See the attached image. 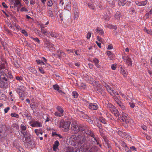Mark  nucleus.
Listing matches in <instances>:
<instances>
[{
	"label": "nucleus",
	"mask_w": 152,
	"mask_h": 152,
	"mask_svg": "<svg viewBox=\"0 0 152 152\" xmlns=\"http://www.w3.org/2000/svg\"><path fill=\"white\" fill-rule=\"evenodd\" d=\"M107 1L113 7L115 6V2L113 1V0H107Z\"/></svg>",
	"instance_id": "33"
},
{
	"label": "nucleus",
	"mask_w": 152,
	"mask_h": 152,
	"mask_svg": "<svg viewBox=\"0 0 152 152\" xmlns=\"http://www.w3.org/2000/svg\"><path fill=\"white\" fill-rule=\"evenodd\" d=\"M72 95L75 98H76L78 97V94L77 93L76 91H74L72 93Z\"/></svg>",
	"instance_id": "29"
},
{
	"label": "nucleus",
	"mask_w": 152,
	"mask_h": 152,
	"mask_svg": "<svg viewBox=\"0 0 152 152\" xmlns=\"http://www.w3.org/2000/svg\"><path fill=\"white\" fill-rule=\"evenodd\" d=\"M53 149L54 151H56L57 149V140L55 141V144L53 147Z\"/></svg>",
	"instance_id": "37"
},
{
	"label": "nucleus",
	"mask_w": 152,
	"mask_h": 152,
	"mask_svg": "<svg viewBox=\"0 0 152 152\" xmlns=\"http://www.w3.org/2000/svg\"><path fill=\"white\" fill-rule=\"evenodd\" d=\"M126 0H118V4L119 5L123 6L126 4Z\"/></svg>",
	"instance_id": "19"
},
{
	"label": "nucleus",
	"mask_w": 152,
	"mask_h": 152,
	"mask_svg": "<svg viewBox=\"0 0 152 152\" xmlns=\"http://www.w3.org/2000/svg\"><path fill=\"white\" fill-rule=\"evenodd\" d=\"M64 110L63 108L60 107L58 106V116L61 117L64 115Z\"/></svg>",
	"instance_id": "9"
},
{
	"label": "nucleus",
	"mask_w": 152,
	"mask_h": 152,
	"mask_svg": "<svg viewBox=\"0 0 152 152\" xmlns=\"http://www.w3.org/2000/svg\"><path fill=\"white\" fill-rule=\"evenodd\" d=\"M131 3V2L130 1H126V6H129L130 5V4Z\"/></svg>",
	"instance_id": "58"
},
{
	"label": "nucleus",
	"mask_w": 152,
	"mask_h": 152,
	"mask_svg": "<svg viewBox=\"0 0 152 152\" xmlns=\"http://www.w3.org/2000/svg\"><path fill=\"white\" fill-rule=\"evenodd\" d=\"M58 92L59 93H61V94L62 95H63V94H65V93L64 92L62 91L59 89V87L58 86Z\"/></svg>",
	"instance_id": "42"
},
{
	"label": "nucleus",
	"mask_w": 152,
	"mask_h": 152,
	"mask_svg": "<svg viewBox=\"0 0 152 152\" xmlns=\"http://www.w3.org/2000/svg\"><path fill=\"white\" fill-rule=\"evenodd\" d=\"M59 13V17L61 20V21H63V12L62 10H59L58 11Z\"/></svg>",
	"instance_id": "35"
},
{
	"label": "nucleus",
	"mask_w": 152,
	"mask_h": 152,
	"mask_svg": "<svg viewBox=\"0 0 152 152\" xmlns=\"http://www.w3.org/2000/svg\"><path fill=\"white\" fill-rule=\"evenodd\" d=\"M41 32L44 34L45 35H46L47 37H49V34L47 30H45L43 29H41Z\"/></svg>",
	"instance_id": "23"
},
{
	"label": "nucleus",
	"mask_w": 152,
	"mask_h": 152,
	"mask_svg": "<svg viewBox=\"0 0 152 152\" xmlns=\"http://www.w3.org/2000/svg\"><path fill=\"white\" fill-rule=\"evenodd\" d=\"M71 128L73 132L74 133H77L79 132H81L86 133L85 132L87 131L86 130V127L84 125L80 124L78 125L77 122L76 121H72Z\"/></svg>",
	"instance_id": "2"
},
{
	"label": "nucleus",
	"mask_w": 152,
	"mask_h": 152,
	"mask_svg": "<svg viewBox=\"0 0 152 152\" xmlns=\"http://www.w3.org/2000/svg\"><path fill=\"white\" fill-rule=\"evenodd\" d=\"M22 33L24 34L25 36H28V34L27 32L25 30H23L22 31Z\"/></svg>",
	"instance_id": "50"
},
{
	"label": "nucleus",
	"mask_w": 152,
	"mask_h": 152,
	"mask_svg": "<svg viewBox=\"0 0 152 152\" xmlns=\"http://www.w3.org/2000/svg\"><path fill=\"white\" fill-rule=\"evenodd\" d=\"M122 117L124 118L125 120H126L128 118V116L125 113L122 112Z\"/></svg>",
	"instance_id": "26"
},
{
	"label": "nucleus",
	"mask_w": 152,
	"mask_h": 152,
	"mask_svg": "<svg viewBox=\"0 0 152 152\" xmlns=\"http://www.w3.org/2000/svg\"><path fill=\"white\" fill-rule=\"evenodd\" d=\"M11 115L12 117H16L17 118H18L19 117L18 115V114H17L15 113H11Z\"/></svg>",
	"instance_id": "39"
},
{
	"label": "nucleus",
	"mask_w": 152,
	"mask_h": 152,
	"mask_svg": "<svg viewBox=\"0 0 152 152\" xmlns=\"http://www.w3.org/2000/svg\"><path fill=\"white\" fill-rule=\"evenodd\" d=\"M78 151V152H81V151L80 150L79 148H78L76 150H74L73 148H69V149H68V150L66 152H77Z\"/></svg>",
	"instance_id": "16"
},
{
	"label": "nucleus",
	"mask_w": 152,
	"mask_h": 152,
	"mask_svg": "<svg viewBox=\"0 0 152 152\" xmlns=\"http://www.w3.org/2000/svg\"><path fill=\"white\" fill-rule=\"evenodd\" d=\"M121 73L122 74L124 77H126L127 75V73L126 71L122 67L121 68Z\"/></svg>",
	"instance_id": "22"
},
{
	"label": "nucleus",
	"mask_w": 152,
	"mask_h": 152,
	"mask_svg": "<svg viewBox=\"0 0 152 152\" xmlns=\"http://www.w3.org/2000/svg\"><path fill=\"white\" fill-rule=\"evenodd\" d=\"M18 5H20L21 6V4L19 1H16L14 4L15 7H16Z\"/></svg>",
	"instance_id": "41"
},
{
	"label": "nucleus",
	"mask_w": 152,
	"mask_h": 152,
	"mask_svg": "<svg viewBox=\"0 0 152 152\" xmlns=\"http://www.w3.org/2000/svg\"><path fill=\"white\" fill-rule=\"evenodd\" d=\"M111 111L112 113L113 114L116 116H118L119 115L118 111L116 109L115 107Z\"/></svg>",
	"instance_id": "15"
},
{
	"label": "nucleus",
	"mask_w": 152,
	"mask_h": 152,
	"mask_svg": "<svg viewBox=\"0 0 152 152\" xmlns=\"http://www.w3.org/2000/svg\"><path fill=\"white\" fill-rule=\"evenodd\" d=\"M147 2L148 1L147 0H145V1H136L135 3L138 6H144L147 4Z\"/></svg>",
	"instance_id": "10"
},
{
	"label": "nucleus",
	"mask_w": 152,
	"mask_h": 152,
	"mask_svg": "<svg viewBox=\"0 0 152 152\" xmlns=\"http://www.w3.org/2000/svg\"><path fill=\"white\" fill-rule=\"evenodd\" d=\"M71 4L69 2L66 5V9H68L70 8V7H71Z\"/></svg>",
	"instance_id": "55"
},
{
	"label": "nucleus",
	"mask_w": 152,
	"mask_h": 152,
	"mask_svg": "<svg viewBox=\"0 0 152 152\" xmlns=\"http://www.w3.org/2000/svg\"><path fill=\"white\" fill-rule=\"evenodd\" d=\"M28 70L30 72L36 76H38L39 75V73H37V70L33 67H29Z\"/></svg>",
	"instance_id": "11"
},
{
	"label": "nucleus",
	"mask_w": 152,
	"mask_h": 152,
	"mask_svg": "<svg viewBox=\"0 0 152 152\" xmlns=\"http://www.w3.org/2000/svg\"><path fill=\"white\" fill-rule=\"evenodd\" d=\"M124 148L126 151L127 152H131V151L130 150L129 148L127 146H126V147H125Z\"/></svg>",
	"instance_id": "49"
},
{
	"label": "nucleus",
	"mask_w": 152,
	"mask_h": 152,
	"mask_svg": "<svg viewBox=\"0 0 152 152\" xmlns=\"http://www.w3.org/2000/svg\"><path fill=\"white\" fill-rule=\"evenodd\" d=\"M110 16L108 15H104V18L106 20H108L110 19Z\"/></svg>",
	"instance_id": "46"
},
{
	"label": "nucleus",
	"mask_w": 152,
	"mask_h": 152,
	"mask_svg": "<svg viewBox=\"0 0 152 152\" xmlns=\"http://www.w3.org/2000/svg\"><path fill=\"white\" fill-rule=\"evenodd\" d=\"M70 140H72L73 142H76L77 144V148L80 149L81 152H87L88 151V147L86 146L85 144L82 145L86 141V137L85 134H79L77 137L73 135L70 137Z\"/></svg>",
	"instance_id": "1"
},
{
	"label": "nucleus",
	"mask_w": 152,
	"mask_h": 152,
	"mask_svg": "<svg viewBox=\"0 0 152 152\" xmlns=\"http://www.w3.org/2000/svg\"><path fill=\"white\" fill-rule=\"evenodd\" d=\"M20 11H22V12H23V11L27 12L28 11V10L26 8H25L24 7H23L20 9Z\"/></svg>",
	"instance_id": "52"
},
{
	"label": "nucleus",
	"mask_w": 152,
	"mask_h": 152,
	"mask_svg": "<svg viewBox=\"0 0 152 152\" xmlns=\"http://www.w3.org/2000/svg\"><path fill=\"white\" fill-rule=\"evenodd\" d=\"M85 119L86 120V121L90 124H93V120H91V118L88 115V118H86Z\"/></svg>",
	"instance_id": "25"
},
{
	"label": "nucleus",
	"mask_w": 152,
	"mask_h": 152,
	"mask_svg": "<svg viewBox=\"0 0 152 152\" xmlns=\"http://www.w3.org/2000/svg\"><path fill=\"white\" fill-rule=\"evenodd\" d=\"M122 59L124 60L125 64L128 66H131L132 65V62L131 58L127 55H125L122 56Z\"/></svg>",
	"instance_id": "6"
},
{
	"label": "nucleus",
	"mask_w": 152,
	"mask_h": 152,
	"mask_svg": "<svg viewBox=\"0 0 152 152\" xmlns=\"http://www.w3.org/2000/svg\"><path fill=\"white\" fill-rule=\"evenodd\" d=\"M116 92L115 93V94H113V92H112V94H113V98L114 99V101H115V104H117L118 102H120V101L118 99V97H117L116 96H115Z\"/></svg>",
	"instance_id": "20"
},
{
	"label": "nucleus",
	"mask_w": 152,
	"mask_h": 152,
	"mask_svg": "<svg viewBox=\"0 0 152 152\" xmlns=\"http://www.w3.org/2000/svg\"><path fill=\"white\" fill-rule=\"evenodd\" d=\"M129 12L130 13L133 14L135 12L134 9L132 7H131L129 10Z\"/></svg>",
	"instance_id": "40"
},
{
	"label": "nucleus",
	"mask_w": 152,
	"mask_h": 152,
	"mask_svg": "<svg viewBox=\"0 0 152 152\" xmlns=\"http://www.w3.org/2000/svg\"><path fill=\"white\" fill-rule=\"evenodd\" d=\"M88 6L91 9H92L93 10H94V5L92 4L91 3H88Z\"/></svg>",
	"instance_id": "38"
},
{
	"label": "nucleus",
	"mask_w": 152,
	"mask_h": 152,
	"mask_svg": "<svg viewBox=\"0 0 152 152\" xmlns=\"http://www.w3.org/2000/svg\"><path fill=\"white\" fill-rule=\"evenodd\" d=\"M91 34L89 32H88V33L87 34V36L86 37V38L87 39H89L90 37L91 36Z\"/></svg>",
	"instance_id": "48"
},
{
	"label": "nucleus",
	"mask_w": 152,
	"mask_h": 152,
	"mask_svg": "<svg viewBox=\"0 0 152 152\" xmlns=\"http://www.w3.org/2000/svg\"><path fill=\"white\" fill-rule=\"evenodd\" d=\"M129 104L130 105V106L132 108H133L135 106V104L134 103L131 102H129Z\"/></svg>",
	"instance_id": "61"
},
{
	"label": "nucleus",
	"mask_w": 152,
	"mask_h": 152,
	"mask_svg": "<svg viewBox=\"0 0 152 152\" xmlns=\"http://www.w3.org/2000/svg\"><path fill=\"white\" fill-rule=\"evenodd\" d=\"M20 128L22 130V131H25L26 129V125L24 124H22L20 125Z\"/></svg>",
	"instance_id": "31"
},
{
	"label": "nucleus",
	"mask_w": 152,
	"mask_h": 152,
	"mask_svg": "<svg viewBox=\"0 0 152 152\" xmlns=\"http://www.w3.org/2000/svg\"><path fill=\"white\" fill-rule=\"evenodd\" d=\"M4 75H1V78L2 79H4L5 81H7V77H6L5 76H4Z\"/></svg>",
	"instance_id": "63"
},
{
	"label": "nucleus",
	"mask_w": 152,
	"mask_h": 152,
	"mask_svg": "<svg viewBox=\"0 0 152 152\" xmlns=\"http://www.w3.org/2000/svg\"><path fill=\"white\" fill-rule=\"evenodd\" d=\"M74 19L75 20L77 19L79 17V13L77 12H76L74 14Z\"/></svg>",
	"instance_id": "43"
},
{
	"label": "nucleus",
	"mask_w": 152,
	"mask_h": 152,
	"mask_svg": "<svg viewBox=\"0 0 152 152\" xmlns=\"http://www.w3.org/2000/svg\"><path fill=\"white\" fill-rule=\"evenodd\" d=\"M120 13L119 12H117L115 15V18L118 20L120 18Z\"/></svg>",
	"instance_id": "32"
},
{
	"label": "nucleus",
	"mask_w": 152,
	"mask_h": 152,
	"mask_svg": "<svg viewBox=\"0 0 152 152\" xmlns=\"http://www.w3.org/2000/svg\"><path fill=\"white\" fill-rule=\"evenodd\" d=\"M16 80H18L20 81L22 80V78L21 77H20L19 76L16 77Z\"/></svg>",
	"instance_id": "60"
},
{
	"label": "nucleus",
	"mask_w": 152,
	"mask_h": 152,
	"mask_svg": "<svg viewBox=\"0 0 152 152\" xmlns=\"http://www.w3.org/2000/svg\"><path fill=\"white\" fill-rule=\"evenodd\" d=\"M10 107H7L4 109V112L5 113H7L8 111L10 110Z\"/></svg>",
	"instance_id": "56"
},
{
	"label": "nucleus",
	"mask_w": 152,
	"mask_h": 152,
	"mask_svg": "<svg viewBox=\"0 0 152 152\" xmlns=\"http://www.w3.org/2000/svg\"><path fill=\"white\" fill-rule=\"evenodd\" d=\"M65 56L66 55L63 52L58 51V56L60 59L61 58L63 59Z\"/></svg>",
	"instance_id": "13"
},
{
	"label": "nucleus",
	"mask_w": 152,
	"mask_h": 152,
	"mask_svg": "<svg viewBox=\"0 0 152 152\" xmlns=\"http://www.w3.org/2000/svg\"><path fill=\"white\" fill-rule=\"evenodd\" d=\"M79 114L80 115V116L84 119H86V118H88V115L86 114H85L83 111H81L79 112Z\"/></svg>",
	"instance_id": "21"
},
{
	"label": "nucleus",
	"mask_w": 152,
	"mask_h": 152,
	"mask_svg": "<svg viewBox=\"0 0 152 152\" xmlns=\"http://www.w3.org/2000/svg\"><path fill=\"white\" fill-rule=\"evenodd\" d=\"M98 33L99 34L101 35H103L104 34V31L102 29H100Z\"/></svg>",
	"instance_id": "47"
},
{
	"label": "nucleus",
	"mask_w": 152,
	"mask_h": 152,
	"mask_svg": "<svg viewBox=\"0 0 152 152\" xmlns=\"http://www.w3.org/2000/svg\"><path fill=\"white\" fill-rule=\"evenodd\" d=\"M130 149L132 151H136V149L135 147L132 146L130 147Z\"/></svg>",
	"instance_id": "57"
},
{
	"label": "nucleus",
	"mask_w": 152,
	"mask_h": 152,
	"mask_svg": "<svg viewBox=\"0 0 152 152\" xmlns=\"http://www.w3.org/2000/svg\"><path fill=\"white\" fill-rule=\"evenodd\" d=\"M2 84L1 82V83L0 85V87L1 88H4L5 87V84L4 83L2 82Z\"/></svg>",
	"instance_id": "62"
},
{
	"label": "nucleus",
	"mask_w": 152,
	"mask_h": 152,
	"mask_svg": "<svg viewBox=\"0 0 152 152\" xmlns=\"http://www.w3.org/2000/svg\"><path fill=\"white\" fill-rule=\"evenodd\" d=\"M107 55L110 60H112L113 58V55L110 51H107L106 52Z\"/></svg>",
	"instance_id": "17"
},
{
	"label": "nucleus",
	"mask_w": 152,
	"mask_h": 152,
	"mask_svg": "<svg viewBox=\"0 0 152 152\" xmlns=\"http://www.w3.org/2000/svg\"><path fill=\"white\" fill-rule=\"evenodd\" d=\"M36 61L37 64H41V63H42V61L39 60H37Z\"/></svg>",
	"instance_id": "59"
},
{
	"label": "nucleus",
	"mask_w": 152,
	"mask_h": 152,
	"mask_svg": "<svg viewBox=\"0 0 152 152\" xmlns=\"http://www.w3.org/2000/svg\"><path fill=\"white\" fill-rule=\"evenodd\" d=\"M18 152H25L24 150L21 147H19L18 148Z\"/></svg>",
	"instance_id": "45"
},
{
	"label": "nucleus",
	"mask_w": 152,
	"mask_h": 152,
	"mask_svg": "<svg viewBox=\"0 0 152 152\" xmlns=\"http://www.w3.org/2000/svg\"><path fill=\"white\" fill-rule=\"evenodd\" d=\"M99 120L102 123L104 124H106V121L104 118L103 117H100Z\"/></svg>",
	"instance_id": "27"
},
{
	"label": "nucleus",
	"mask_w": 152,
	"mask_h": 152,
	"mask_svg": "<svg viewBox=\"0 0 152 152\" xmlns=\"http://www.w3.org/2000/svg\"><path fill=\"white\" fill-rule=\"evenodd\" d=\"M121 145L124 148L127 146L126 144L124 141L122 142L121 143Z\"/></svg>",
	"instance_id": "51"
},
{
	"label": "nucleus",
	"mask_w": 152,
	"mask_h": 152,
	"mask_svg": "<svg viewBox=\"0 0 152 152\" xmlns=\"http://www.w3.org/2000/svg\"><path fill=\"white\" fill-rule=\"evenodd\" d=\"M54 0H50L48 2L47 5L49 7H51L52 6L53 4V2Z\"/></svg>",
	"instance_id": "30"
},
{
	"label": "nucleus",
	"mask_w": 152,
	"mask_h": 152,
	"mask_svg": "<svg viewBox=\"0 0 152 152\" xmlns=\"http://www.w3.org/2000/svg\"><path fill=\"white\" fill-rule=\"evenodd\" d=\"M103 85L106 88L107 91L111 95L113 96V94H112V92L113 94H115L116 91H115L111 87L109 86L105 82L103 81L102 83Z\"/></svg>",
	"instance_id": "5"
},
{
	"label": "nucleus",
	"mask_w": 152,
	"mask_h": 152,
	"mask_svg": "<svg viewBox=\"0 0 152 152\" xmlns=\"http://www.w3.org/2000/svg\"><path fill=\"white\" fill-rule=\"evenodd\" d=\"M25 137V140L24 141V142L28 143L30 141V139L31 138V135H28V136H26Z\"/></svg>",
	"instance_id": "24"
},
{
	"label": "nucleus",
	"mask_w": 152,
	"mask_h": 152,
	"mask_svg": "<svg viewBox=\"0 0 152 152\" xmlns=\"http://www.w3.org/2000/svg\"><path fill=\"white\" fill-rule=\"evenodd\" d=\"M39 69L41 73L44 74L45 73V72L42 68L39 67Z\"/></svg>",
	"instance_id": "54"
},
{
	"label": "nucleus",
	"mask_w": 152,
	"mask_h": 152,
	"mask_svg": "<svg viewBox=\"0 0 152 152\" xmlns=\"http://www.w3.org/2000/svg\"><path fill=\"white\" fill-rule=\"evenodd\" d=\"M70 124V122L69 121L65 122L64 120H61L59 123V126L64 132H67L69 130Z\"/></svg>",
	"instance_id": "3"
},
{
	"label": "nucleus",
	"mask_w": 152,
	"mask_h": 152,
	"mask_svg": "<svg viewBox=\"0 0 152 152\" xmlns=\"http://www.w3.org/2000/svg\"><path fill=\"white\" fill-rule=\"evenodd\" d=\"M30 38L31 39L34 40L35 42H36L38 43L39 42V40L37 38V37L34 38L32 36H30Z\"/></svg>",
	"instance_id": "34"
},
{
	"label": "nucleus",
	"mask_w": 152,
	"mask_h": 152,
	"mask_svg": "<svg viewBox=\"0 0 152 152\" xmlns=\"http://www.w3.org/2000/svg\"><path fill=\"white\" fill-rule=\"evenodd\" d=\"M86 134L87 135H89L91 137H92L94 138V141L92 140V141L94 142V143H96V142L97 145H99V146H101V145L99 144V138L96 136L95 134L94 133L91 131V130H88L85 132Z\"/></svg>",
	"instance_id": "4"
},
{
	"label": "nucleus",
	"mask_w": 152,
	"mask_h": 152,
	"mask_svg": "<svg viewBox=\"0 0 152 152\" xmlns=\"http://www.w3.org/2000/svg\"><path fill=\"white\" fill-rule=\"evenodd\" d=\"M115 104L117 105V106L120 107V108L122 110H125L126 109V107L121 101L118 102Z\"/></svg>",
	"instance_id": "12"
},
{
	"label": "nucleus",
	"mask_w": 152,
	"mask_h": 152,
	"mask_svg": "<svg viewBox=\"0 0 152 152\" xmlns=\"http://www.w3.org/2000/svg\"><path fill=\"white\" fill-rule=\"evenodd\" d=\"M93 61L95 65L97 68H99L100 67V66L99 64V61L97 58H94Z\"/></svg>",
	"instance_id": "14"
},
{
	"label": "nucleus",
	"mask_w": 152,
	"mask_h": 152,
	"mask_svg": "<svg viewBox=\"0 0 152 152\" xmlns=\"http://www.w3.org/2000/svg\"><path fill=\"white\" fill-rule=\"evenodd\" d=\"M31 126L33 127H41L42 126V124L40 122L37 121L33 122Z\"/></svg>",
	"instance_id": "8"
},
{
	"label": "nucleus",
	"mask_w": 152,
	"mask_h": 152,
	"mask_svg": "<svg viewBox=\"0 0 152 152\" xmlns=\"http://www.w3.org/2000/svg\"><path fill=\"white\" fill-rule=\"evenodd\" d=\"M41 129H35V132L37 135H39L40 134V132H41Z\"/></svg>",
	"instance_id": "36"
},
{
	"label": "nucleus",
	"mask_w": 152,
	"mask_h": 152,
	"mask_svg": "<svg viewBox=\"0 0 152 152\" xmlns=\"http://www.w3.org/2000/svg\"><path fill=\"white\" fill-rule=\"evenodd\" d=\"M111 68L113 70H115L116 68V66L114 64H112L111 65Z\"/></svg>",
	"instance_id": "53"
},
{
	"label": "nucleus",
	"mask_w": 152,
	"mask_h": 152,
	"mask_svg": "<svg viewBox=\"0 0 152 152\" xmlns=\"http://www.w3.org/2000/svg\"><path fill=\"white\" fill-rule=\"evenodd\" d=\"M49 34H50L51 36L53 37L56 38L57 34L56 33H55V32L53 31H51L50 32H49Z\"/></svg>",
	"instance_id": "28"
},
{
	"label": "nucleus",
	"mask_w": 152,
	"mask_h": 152,
	"mask_svg": "<svg viewBox=\"0 0 152 152\" xmlns=\"http://www.w3.org/2000/svg\"><path fill=\"white\" fill-rule=\"evenodd\" d=\"M87 105L89 109L92 110H96L98 108V105L95 103H88Z\"/></svg>",
	"instance_id": "7"
},
{
	"label": "nucleus",
	"mask_w": 152,
	"mask_h": 152,
	"mask_svg": "<svg viewBox=\"0 0 152 152\" xmlns=\"http://www.w3.org/2000/svg\"><path fill=\"white\" fill-rule=\"evenodd\" d=\"M21 132L23 134L24 137L28 136V135H30L26 131V132H23L22 131H21Z\"/></svg>",
	"instance_id": "44"
},
{
	"label": "nucleus",
	"mask_w": 152,
	"mask_h": 152,
	"mask_svg": "<svg viewBox=\"0 0 152 152\" xmlns=\"http://www.w3.org/2000/svg\"><path fill=\"white\" fill-rule=\"evenodd\" d=\"M106 107L107 109H109L110 111L113 110V109L115 107L110 103H108L107 104Z\"/></svg>",
	"instance_id": "18"
},
{
	"label": "nucleus",
	"mask_w": 152,
	"mask_h": 152,
	"mask_svg": "<svg viewBox=\"0 0 152 152\" xmlns=\"http://www.w3.org/2000/svg\"><path fill=\"white\" fill-rule=\"evenodd\" d=\"M97 39L100 42H102V39L100 37L97 36Z\"/></svg>",
	"instance_id": "64"
}]
</instances>
